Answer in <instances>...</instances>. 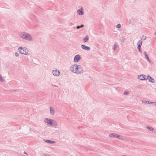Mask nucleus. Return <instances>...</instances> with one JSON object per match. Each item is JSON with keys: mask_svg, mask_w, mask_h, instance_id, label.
<instances>
[{"mask_svg": "<svg viewBox=\"0 0 156 156\" xmlns=\"http://www.w3.org/2000/svg\"><path fill=\"white\" fill-rule=\"evenodd\" d=\"M89 38L88 37V36H87L85 37L83 39V41L84 42H86L89 40Z\"/></svg>", "mask_w": 156, "mask_h": 156, "instance_id": "17", "label": "nucleus"}, {"mask_svg": "<svg viewBox=\"0 0 156 156\" xmlns=\"http://www.w3.org/2000/svg\"><path fill=\"white\" fill-rule=\"evenodd\" d=\"M50 113L52 115H53L55 114L54 109L52 107H50Z\"/></svg>", "mask_w": 156, "mask_h": 156, "instance_id": "13", "label": "nucleus"}, {"mask_svg": "<svg viewBox=\"0 0 156 156\" xmlns=\"http://www.w3.org/2000/svg\"><path fill=\"white\" fill-rule=\"evenodd\" d=\"M117 48V45L116 43H115L113 47V50L114 51L115 50L116 48Z\"/></svg>", "mask_w": 156, "mask_h": 156, "instance_id": "22", "label": "nucleus"}, {"mask_svg": "<svg viewBox=\"0 0 156 156\" xmlns=\"http://www.w3.org/2000/svg\"><path fill=\"white\" fill-rule=\"evenodd\" d=\"M147 79H148L149 81L153 83H154L155 82L154 80L149 75H148L147 76Z\"/></svg>", "mask_w": 156, "mask_h": 156, "instance_id": "10", "label": "nucleus"}, {"mask_svg": "<svg viewBox=\"0 0 156 156\" xmlns=\"http://www.w3.org/2000/svg\"><path fill=\"white\" fill-rule=\"evenodd\" d=\"M147 102H148V101H144V100H143L142 101V102L143 103H147Z\"/></svg>", "mask_w": 156, "mask_h": 156, "instance_id": "25", "label": "nucleus"}, {"mask_svg": "<svg viewBox=\"0 0 156 156\" xmlns=\"http://www.w3.org/2000/svg\"><path fill=\"white\" fill-rule=\"evenodd\" d=\"M77 12L79 15H82L83 14V11L80 9H78L77 11Z\"/></svg>", "mask_w": 156, "mask_h": 156, "instance_id": "18", "label": "nucleus"}, {"mask_svg": "<svg viewBox=\"0 0 156 156\" xmlns=\"http://www.w3.org/2000/svg\"><path fill=\"white\" fill-rule=\"evenodd\" d=\"M129 92L127 91H125L124 92V95H126L128 94Z\"/></svg>", "mask_w": 156, "mask_h": 156, "instance_id": "27", "label": "nucleus"}, {"mask_svg": "<svg viewBox=\"0 0 156 156\" xmlns=\"http://www.w3.org/2000/svg\"><path fill=\"white\" fill-rule=\"evenodd\" d=\"M142 41L141 40H139V41H138L137 43V45H138L137 48L139 51L141 53H142V52L141 48V46L142 45Z\"/></svg>", "mask_w": 156, "mask_h": 156, "instance_id": "4", "label": "nucleus"}, {"mask_svg": "<svg viewBox=\"0 0 156 156\" xmlns=\"http://www.w3.org/2000/svg\"><path fill=\"white\" fill-rule=\"evenodd\" d=\"M147 128L150 131H153L154 130V129L151 126H146Z\"/></svg>", "mask_w": 156, "mask_h": 156, "instance_id": "19", "label": "nucleus"}, {"mask_svg": "<svg viewBox=\"0 0 156 156\" xmlns=\"http://www.w3.org/2000/svg\"><path fill=\"white\" fill-rule=\"evenodd\" d=\"M147 103L148 104H152L153 102H151V101H148V102H147Z\"/></svg>", "mask_w": 156, "mask_h": 156, "instance_id": "29", "label": "nucleus"}, {"mask_svg": "<svg viewBox=\"0 0 156 156\" xmlns=\"http://www.w3.org/2000/svg\"><path fill=\"white\" fill-rule=\"evenodd\" d=\"M4 80L3 78L1 75H0V81L2 82H4Z\"/></svg>", "mask_w": 156, "mask_h": 156, "instance_id": "21", "label": "nucleus"}, {"mask_svg": "<svg viewBox=\"0 0 156 156\" xmlns=\"http://www.w3.org/2000/svg\"><path fill=\"white\" fill-rule=\"evenodd\" d=\"M138 79L142 80H145L147 79V76L144 75L142 74L138 76Z\"/></svg>", "mask_w": 156, "mask_h": 156, "instance_id": "6", "label": "nucleus"}, {"mask_svg": "<svg viewBox=\"0 0 156 156\" xmlns=\"http://www.w3.org/2000/svg\"><path fill=\"white\" fill-rule=\"evenodd\" d=\"M23 154H27V155H28V154H27V153L26 152H25V151H24V152H23Z\"/></svg>", "mask_w": 156, "mask_h": 156, "instance_id": "32", "label": "nucleus"}, {"mask_svg": "<svg viewBox=\"0 0 156 156\" xmlns=\"http://www.w3.org/2000/svg\"><path fill=\"white\" fill-rule=\"evenodd\" d=\"M44 142L50 144H55V141H52L48 140H46L45 139H44Z\"/></svg>", "mask_w": 156, "mask_h": 156, "instance_id": "12", "label": "nucleus"}, {"mask_svg": "<svg viewBox=\"0 0 156 156\" xmlns=\"http://www.w3.org/2000/svg\"><path fill=\"white\" fill-rule=\"evenodd\" d=\"M80 26V28H81L83 27H84V25L83 24H82Z\"/></svg>", "mask_w": 156, "mask_h": 156, "instance_id": "30", "label": "nucleus"}, {"mask_svg": "<svg viewBox=\"0 0 156 156\" xmlns=\"http://www.w3.org/2000/svg\"><path fill=\"white\" fill-rule=\"evenodd\" d=\"M153 103L154 104V105H156V102H153Z\"/></svg>", "mask_w": 156, "mask_h": 156, "instance_id": "33", "label": "nucleus"}, {"mask_svg": "<svg viewBox=\"0 0 156 156\" xmlns=\"http://www.w3.org/2000/svg\"><path fill=\"white\" fill-rule=\"evenodd\" d=\"M52 86H54V87H57V86L55 85H52Z\"/></svg>", "mask_w": 156, "mask_h": 156, "instance_id": "34", "label": "nucleus"}, {"mask_svg": "<svg viewBox=\"0 0 156 156\" xmlns=\"http://www.w3.org/2000/svg\"><path fill=\"white\" fill-rule=\"evenodd\" d=\"M18 51L21 54L27 55L29 54V51L28 49L25 47H20L18 48Z\"/></svg>", "mask_w": 156, "mask_h": 156, "instance_id": "2", "label": "nucleus"}, {"mask_svg": "<svg viewBox=\"0 0 156 156\" xmlns=\"http://www.w3.org/2000/svg\"><path fill=\"white\" fill-rule=\"evenodd\" d=\"M20 35V37L27 41H32L33 40L31 36L25 32H21Z\"/></svg>", "mask_w": 156, "mask_h": 156, "instance_id": "1", "label": "nucleus"}, {"mask_svg": "<svg viewBox=\"0 0 156 156\" xmlns=\"http://www.w3.org/2000/svg\"><path fill=\"white\" fill-rule=\"evenodd\" d=\"M15 55L16 57H18L19 56V54L18 52H15Z\"/></svg>", "mask_w": 156, "mask_h": 156, "instance_id": "26", "label": "nucleus"}, {"mask_svg": "<svg viewBox=\"0 0 156 156\" xmlns=\"http://www.w3.org/2000/svg\"><path fill=\"white\" fill-rule=\"evenodd\" d=\"M83 69L80 65H79L77 71L75 72L76 74H81L83 73Z\"/></svg>", "mask_w": 156, "mask_h": 156, "instance_id": "5", "label": "nucleus"}, {"mask_svg": "<svg viewBox=\"0 0 156 156\" xmlns=\"http://www.w3.org/2000/svg\"><path fill=\"white\" fill-rule=\"evenodd\" d=\"M146 38V36H143L141 37V40H145Z\"/></svg>", "mask_w": 156, "mask_h": 156, "instance_id": "24", "label": "nucleus"}, {"mask_svg": "<svg viewBox=\"0 0 156 156\" xmlns=\"http://www.w3.org/2000/svg\"><path fill=\"white\" fill-rule=\"evenodd\" d=\"M46 121L45 122L47 123V124L51 125V123L52 121H53V120L48 119V118H46L45 119Z\"/></svg>", "mask_w": 156, "mask_h": 156, "instance_id": "11", "label": "nucleus"}, {"mask_svg": "<svg viewBox=\"0 0 156 156\" xmlns=\"http://www.w3.org/2000/svg\"><path fill=\"white\" fill-rule=\"evenodd\" d=\"M116 137L118 138L119 139L123 140V139L122 137V136H121L120 135H118V134L117 135V136H116Z\"/></svg>", "mask_w": 156, "mask_h": 156, "instance_id": "20", "label": "nucleus"}, {"mask_svg": "<svg viewBox=\"0 0 156 156\" xmlns=\"http://www.w3.org/2000/svg\"><path fill=\"white\" fill-rule=\"evenodd\" d=\"M81 28L80 26H78L76 27V28L77 29H79L80 28Z\"/></svg>", "mask_w": 156, "mask_h": 156, "instance_id": "28", "label": "nucleus"}, {"mask_svg": "<svg viewBox=\"0 0 156 156\" xmlns=\"http://www.w3.org/2000/svg\"><path fill=\"white\" fill-rule=\"evenodd\" d=\"M81 59L80 56L79 55H76L74 58V61L75 62H78Z\"/></svg>", "mask_w": 156, "mask_h": 156, "instance_id": "7", "label": "nucleus"}, {"mask_svg": "<svg viewBox=\"0 0 156 156\" xmlns=\"http://www.w3.org/2000/svg\"><path fill=\"white\" fill-rule=\"evenodd\" d=\"M51 125L54 126H56L58 125V123L56 121L53 120V121H52L51 124Z\"/></svg>", "mask_w": 156, "mask_h": 156, "instance_id": "14", "label": "nucleus"}, {"mask_svg": "<svg viewBox=\"0 0 156 156\" xmlns=\"http://www.w3.org/2000/svg\"><path fill=\"white\" fill-rule=\"evenodd\" d=\"M144 54H145V58L147 60L148 62H150V60H149V57L148 56V55H147V53L146 51L144 52Z\"/></svg>", "mask_w": 156, "mask_h": 156, "instance_id": "15", "label": "nucleus"}, {"mask_svg": "<svg viewBox=\"0 0 156 156\" xmlns=\"http://www.w3.org/2000/svg\"><path fill=\"white\" fill-rule=\"evenodd\" d=\"M117 134L115 133H112L109 135V136L110 137H116Z\"/></svg>", "mask_w": 156, "mask_h": 156, "instance_id": "16", "label": "nucleus"}, {"mask_svg": "<svg viewBox=\"0 0 156 156\" xmlns=\"http://www.w3.org/2000/svg\"><path fill=\"white\" fill-rule=\"evenodd\" d=\"M122 38L123 39L121 40V41L122 42H123L124 40V39L123 38V37Z\"/></svg>", "mask_w": 156, "mask_h": 156, "instance_id": "31", "label": "nucleus"}, {"mask_svg": "<svg viewBox=\"0 0 156 156\" xmlns=\"http://www.w3.org/2000/svg\"><path fill=\"white\" fill-rule=\"evenodd\" d=\"M116 28H121V25H120V24H118L116 26Z\"/></svg>", "mask_w": 156, "mask_h": 156, "instance_id": "23", "label": "nucleus"}, {"mask_svg": "<svg viewBox=\"0 0 156 156\" xmlns=\"http://www.w3.org/2000/svg\"><path fill=\"white\" fill-rule=\"evenodd\" d=\"M79 65L74 64L72 65L70 68V69L73 73H75V72L77 71Z\"/></svg>", "mask_w": 156, "mask_h": 156, "instance_id": "3", "label": "nucleus"}, {"mask_svg": "<svg viewBox=\"0 0 156 156\" xmlns=\"http://www.w3.org/2000/svg\"><path fill=\"white\" fill-rule=\"evenodd\" d=\"M60 74L59 71L57 69L53 70V74L55 76H58Z\"/></svg>", "mask_w": 156, "mask_h": 156, "instance_id": "8", "label": "nucleus"}, {"mask_svg": "<svg viewBox=\"0 0 156 156\" xmlns=\"http://www.w3.org/2000/svg\"><path fill=\"white\" fill-rule=\"evenodd\" d=\"M81 47L83 49L85 50L89 51L90 49V47L87 46L84 44H82L81 45Z\"/></svg>", "mask_w": 156, "mask_h": 156, "instance_id": "9", "label": "nucleus"}]
</instances>
